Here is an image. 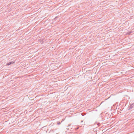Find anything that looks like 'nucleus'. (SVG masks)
Segmentation results:
<instances>
[{"label": "nucleus", "instance_id": "1", "mask_svg": "<svg viewBox=\"0 0 134 134\" xmlns=\"http://www.w3.org/2000/svg\"><path fill=\"white\" fill-rule=\"evenodd\" d=\"M14 63V62H13V61L7 63V64L6 65H10L11 64Z\"/></svg>", "mask_w": 134, "mask_h": 134}, {"label": "nucleus", "instance_id": "2", "mask_svg": "<svg viewBox=\"0 0 134 134\" xmlns=\"http://www.w3.org/2000/svg\"><path fill=\"white\" fill-rule=\"evenodd\" d=\"M134 106V103H133L130 105V106L129 107V109H131L133 108Z\"/></svg>", "mask_w": 134, "mask_h": 134}, {"label": "nucleus", "instance_id": "3", "mask_svg": "<svg viewBox=\"0 0 134 134\" xmlns=\"http://www.w3.org/2000/svg\"><path fill=\"white\" fill-rule=\"evenodd\" d=\"M131 33H132V32H129L127 33V34L130 35V34Z\"/></svg>", "mask_w": 134, "mask_h": 134}, {"label": "nucleus", "instance_id": "4", "mask_svg": "<svg viewBox=\"0 0 134 134\" xmlns=\"http://www.w3.org/2000/svg\"><path fill=\"white\" fill-rule=\"evenodd\" d=\"M60 124V123H59H59H58V124H59V125Z\"/></svg>", "mask_w": 134, "mask_h": 134}, {"label": "nucleus", "instance_id": "5", "mask_svg": "<svg viewBox=\"0 0 134 134\" xmlns=\"http://www.w3.org/2000/svg\"><path fill=\"white\" fill-rule=\"evenodd\" d=\"M79 128V127H78L76 129H78Z\"/></svg>", "mask_w": 134, "mask_h": 134}]
</instances>
